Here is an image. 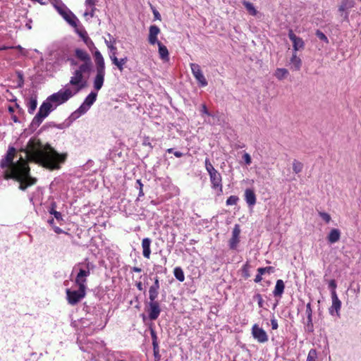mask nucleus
<instances>
[{
	"label": "nucleus",
	"instance_id": "ddd939ff",
	"mask_svg": "<svg viewBox=\"0 0 361 361\" xmlns=\"http://www.w3.org/2000/svg\"><path fill=\"white\" fill-rule=\"evenodd\" d=\"M212 188L218 190V195H221L223 192L222 178L220 173L216 171L209 174Z\"/></svg>",
	"mask_w": 361,
	"mask_h": 361
},
{
	"label": "nucleus",
	"instance_id": "4d7b16f0",
	"mask_svg": "<svg viewBox=\"0 0 361 361\" xmlns=\"http://www.w3.org/2000/svg\"><path fill=\"white\" fill-rule=\"evenodd\" d=\"M110 59L112 61V63L117 67L119 59L116 56V51H113L112 55L110 56Z\"/></svg>",
	"mask_w": 361,
	"mask_h": 361
},
{
	"label": "nucleus",
	"instance_id": "473e14b6",
	"mask_svg": "<svg viewBox=\"0 0 361 361\" xmlns=\"http://www.w3.org/2000/svg\"><path fill=\"white\" fill-rule=\"evenodd\" d=\"M303 164L296 159L293 162V170L295 173H299L302 171Z\"/></svg>",
	"mask_w": 361,
	"mask_h": 361
},
{
	"label": "nucleus",
	"instance_id": "a19ab883",
	"mask_svg": "<svg viewBox=\"0 0 361 361\" xmlns=\"http://www.w3.org/2000/svg\"><path fill=\"white\" fill-rule=\"evenodd\" d=\"M250 264H248V262H246L243 268H242V272H243V274L244 276V277L245 279H247L250 277V271H249V269H250Z\"/></svg>",
	"mask_w": 361,
	"mask_h": 361
},
{
	"label": "nucleus",
	"instance_id": "7c9ffc66",
	"mask_svg": "<svg viewBox=\"0 0 361 361\" xmlns=\"http://www.w3.org/2000/svg\"><path fill=\"white\" fill-rule=\"evenodd\" d=\"M109 41L105 39V43L107 46V47L113 52L116 51V47L114 46V44L116 43V39L110 35H108Z\"/></svg>",
	"mask_w": 361,
	"mask_h": 361
},
{
	"label": "nucleus",
	"instance_id": "20e7f679",
	"mask_svg": "<svg viewBox=\"0 0 361 361\" xmlns=\"http://www.w3.org/2000/svg\"><path fill=\"white\" fill-rule=\"evenodd\" d=\"M75 94V92L68 87V85H66L65 89H61L59 92L51 94L47 97V99L52 104L53 103L55 104L54 107L56 108L57 106L64 104Z\"/></svg>",
	"mask_w": 361,
	"mask_h": 361
},
{
	"label": "nucleus",
	"instance_id": "58836bf2",
	"mask_svg": "<svg viewBox=\"0 0 361 361\" xmlns=\"http://www.w3.org/2000/svg\"><path fill=\"white\" fill-rule=\"evenodd\" d=\"M315 35L320 40L324 42L326 44H329V39L321 30H317Z\"/></svg>",
	"mask_w": 361,
	"mask_h": 361
},
{
	"label": "nucleus",
	"instance_id": "a18cd8bd",
	"mask_svg": "<svg viewBox=\"0 0 361 361\" xmlns=\"http://www.w3.org/2000/svg\"><path fill=\"white\" fill-rule=\"evenodd\" d=\"M200 111L201 113V116H204V115H207L208 116H212L209 111H208L207 106L205 104H202L200 106Z\"/></svg>",
	"mask_w": 361,
	"mask_h": 361
},
{
	"label": "nucleus",
	"instance_id": "f3484780",
	"mask_svg": "<svg viewBox=\"0 0 361 361\" xmlns=\"http://www.w3.org/2000/svg\"><path fill=\"white\" fill-rule=\"evenodd\" d=\"M149 37L148 41L150 44H155L159 42L157 39V35L160 32V29L158 26L153 25L149 27Z\"/></svg>",
	"mask_w": 361,
	"mask_h": 361
},
{
	"label": "nucleus",
	"instance_id": "a878e982",
	"mask_svg": "<svg viewBox=\"0 0 361 361\" xmlns=\"http://www.w3.org/2000/svg\"><path fill=\"white\" fill-rule=\"evenodd\" d=\"M290 63L292 64V68H293L295 71H299L300 69L302 61L299 57L297 56L295 52L293 54L290 59Z\"/></svg>",
	"mask_w": 361,
	"mask_h": 361
},
{
	"label": "nucleus",
	"instance_id": "aec40b11",
	"mask_svg": "<svg viewBox=\"0 0 361 361\" xmlns=\"http://www.w3.org/2000/svg\"><path fill=\"white\" fill-rule=\"evenodd\" d=\"M152 240L149 238H145L142 241V254L143 256L149 259L151 254V250H150V245H151Z\"/></svg>",
	"mask_w": 361,
	"mask_h": 361
},
{
	"label": "nucleus",
	"instance_id": "a211bd4d",
	"mask_svg": "<svg viewBox=\"0 0 361 361\" xmlns=\"http://www.w3.org/2000/svg\"><path fill=\"white\" fill-rule=\"evenodd\" d=\"M245 200L249 207H253L256 204V195L252 189L245 190Z\"/></svg>",
	"mask_w": 361,
	"mask_h": 361
},
{
	"label": "nucleus",
	"instance_id": "09e8293b",
	"mask_svg": "<svg viewBox=\"0 0 361 361\" xmlns=\"http://www.w3.org/2000/svg\"><path fill=\"white\" fill-rule=\"evenodd\" d=\"M153 351L155 361H159L161 359V355L159 354V345H157L156 348L153 347Z\"/></svg>",
	"mask_w": 361,
	"mask_h": 361
},
{
	"label": "nucleus",
	"instance_id": "dca6fc26",
	"mask_svg": "<svg viewBox=\"0 0 361 361\" xmlns=\"http://www.w3.org/2000/svg\"><path fill=\"white\" fill-rule=\"evenodd\" d=\"M331 300H332V305L329 308V313L330 314L333 315L334 312L336 311V314L339 316V311L341 307V301L338 298V295L336 293H333L331 295Z\"/></svg>",
	"mask_w": 361,
	"mask_h": 361
},
{
	"label": "nucleus",
	"instance_id": "cd10ccee",
	"mask_svg": "<svg viewBox=\"0 0 361 361\" xmlns=\"http://www.w3.org/2000/svg\"><path fill=\"white\" fill-rule=\"evenodd\" d=\"M288 75V71L286 68H277L275 71L274 75L279 79V80H283V78H286Z\"/></svg>",
	"mask_w": 361,
	"mask_h": 361
},
{
	"label": "nucleus",
	"instance_id": "4468645a",
	"mask_svg": "<svg viewBox=\"0 0 361 361\" xmlns=\"http://www.w3.org/2000/svg\"><path fill=\"white\" fill-rule=\"evenodd\" d=\"M97 74L94 78V88L99 90L103 86L105 77V68H96Z\"/></svg>",
	"mask_w": 361,
	"mask_h": 361
},
{
	"label": "nucleus",
	"instance_id": "0e129e2a",
	"mask_svg": "<svg viewBox=\"0 0 361 361\" xmlns=\"http://www.w3.org/2000/svg\"><path fill=\"white\" fill-rule=\"evenodd\" d=\"M263 274H260L259 273H258L256 276H255V283H259L262 280V276Z\"/></svg>",
	"mask_w": 361,
	"mask_h": 361
},
{
	"label": "nucleus",
	"instance_id": "39448f33",
	"mask_svg": "<svg viewBox=\"0 0 361 361\" xmlns=\"http://www.w3.org/2000/svg\"><path fill=\"white\" fill-rule=\"evenodd\" d=\"M75 56L79 61L82 62L77 70L83 74H89L92 71L93 66L90 54L85 50L75 49Z\"/></svg>",
	"mask_w": 361,
	"mask_h": 361
},
{
	"label": "nucleus",
	"instance_id": "603ef678",
	"mask_svg": "<svg viewBox=\"0 0 361 361\" xmlns=\"http://www.w3.org/2000/svg\"><path fill=\"white\" fill-rule=\"evenodd\" d=\"M240 226H239V225L236 224V225H235V227L233 229L232 236H235V237H238L239 238L240 237Z\"/></svg>",
	"mask_w": 361,
	"mask_h": 361
},
{
	"label": "nucleus",
	"instance_id": "bb28decb",
	"mask_svg": "<svg viewBox=\"0 0 361 361\" xmlns=\"http://www.w3.org/2000/svg\"><path fill=\"white\" fill-rule=\"evenodd\" d=\"M97 93L94 92H91L85 99L84 102L86 105L91 107V106L94 103L97 99Z\"/></svg>",
	"mask_w": 361,
	"mask_h": 361
},
{
	"label": "nucleus",
	"instance_id": "c9c22d12",
	"mask_svg": "<svg viewBox=\"0 0 361 361\" xmlns=\"http://www.w3.org/2000/svg\"><path fill=\"white\" fill-rule=\"evenodd\" d=\"M159 290L149 288V302L157 301V299L158 298Z\"/></svg>",
	"mask_w": 361,
	"mask_h": 361
},
{
	"label": "nucleus",
	"instance_id": "37998d69",
	"mask_svg": "<svg viewBox=\"0 0 361 361\" xmlns=\"http://www.w3.org/2000/svg\"><path fill=\"white\" fill-rule=\"evenodd\" d=\"M17 75H18V87H22L24 85V77H23V74L22 72L20 71H18L17 72Z\"/></svg>",
	"mask_w": 361,
	"mask_h": 361
},
{
	"label": "nucleus",
	"instance_id": "f704fd0d",
	"mask_svg": "<svg viewBox=\"0 0 361 361\" xmlns=\"http://www.w3.org/2000/svg\"><path fill=\"white\" fill-rule=\"evenodd\" d=\"M204 164H205V169H206L207 171L208 172L209 175L211 173H213L217 171L214 169V167L213 166L212 164L210 162V161L208 158L205 159Z\"/></svg>",
	"mask_w": 361,
	"mask_h": 361
},
{
	"label": "nucleus",
	"instance_id": "49530a36",
	"mask_svg": "<svg viewBox=\"0 0 361 361\" xmlns=\"http://www.w3.org/2000/svg\"><path fill=\"white\" fill-rule=\"evenodd\" d=\"M90 106L86 105L85 103L83 102V103L78 109V111L81 114H85L90 109Z\"/></svg>",
	"mask_w": 361,
	"mask_h": 361
},
{
	"label": "nucleus",
	"instance_id": "c85d7f7f",
	"mask_svg": "<svg viewBox=\"0 0 361 361\" xmlns=\"http://www.w3.org/2000/svg\"><path fill=\"white\" fill-rule=\"evenodd\" d=\"M173 274L177 280H178L180 282L184 281L185 275H184L183 269L180 267H176L173 270Z\"/></svg>",
	"mask_w": 361,
	"mask_h": 361
},
{
	"label": "nucleus",
	"instance_id": "412c9836",
	"mask_svg": "<svg viewBox=\"0 0 361 361\" xmlns=\"http://www.w3.org/2000/svg\"><path fill=\"white\" fill-rule=\"evenodd\" d=\"M37 106V97L36 94H32L27 102V111L29 114H32L36 110Z\"/></svg>",
	"mask_w": 361,
	"mask_h": 361
},
{
	"label": "nucleus",
	"instance_id": "423d86ee",
	"mask_svg": "<svg viewBox=\"0 0 361 361\" xmlns=\"http://www.w3.org/2000/svg\"><path fill=\"white\" fill-rule=\"evenodd\" d=\"M77 285L78 286V290H71V289L67 288L66 290L68 302L71 305L78 304L83 298H85L86 294V285Z\"/></svg>",
	"mask_w": 361,
	"mask_h": 361
},
{
	"label": "nucleus",
	"instance_id": "4be33fe9",
	"mask_svg": "<svg viewBox=\"0 0 361 361\" xmlns=\"http://www.w3.org/2000/svg\"><path fill=\"white\" fill-rule=\"evenodd\" d=\"M341 231L338 228H333L327 236V240L330 243H335L340 240Z\"/></svg>",
	"mask_w": 361,
	"mask_h": 361
},
{
	"label": "nucleus",
	"instance_id": "f257e3e1",
	"mask_svg": "<svg viewBox=\"0 0 361 361\" xmlns=\"http://www.w3.org/2000/svg\"><path fill=\"white\" fill-rule=\"evenodd\" d=\"M16 152L13 147H9L5 157L0 161V167L5 169L3 172L4 179L18 181L20 183L18 188L25 191L28 187L36 184L37 180L30 176V169L22 156L16 162H13Z\"/></svg>",
	"mask_w": 361,
	"mask_h": 361
},
{
	"label": "nucleus",
	"instance_id": "774afa93",
	"mask_svg": "<svg viewBox=\"0 0 361 361\" xmlns=\"http://www.w3.org/2000/svg\"><path fill=\"white\" fill-rule=\"evenodd\" d=\"M136 286L137 288V289L139 290H143V287H142V283L141 281H138L136 283Z\"/></svg>",
	"mask_w": 361,
	"mask_h": 361
},
{
	"label": "nucleus",
	"instance_id": "e433bc0d",
	"mask_svg": "<svg viewBox=\"0 0 361 361\" xmlns=\"http://www.w3.org/2000/svg\"><path fill=\"white\" fill-rule=\"evenodd\" d=\"M240 242L238 237L232 236L229 240V247L231 250H235L237 248L238 244Z\"/></svg>",
	"mask_w": 361,
	"mask_h": 361
},
{
	"label": "nucleus",
	"instance_id": "9d476101",
	"mask_svg": "<svg viewBox=\"0 0 361 361\" xmlns=\"http://www.w3.org/2000/svg\"><path fill=\"white\" fill-rule=\"evenodd\" d=\"M145 305V310L148 313L149 319L156 320L161 311L159 302L158 301L146 302Z\"/></svg>",
	"mask_w": 361,
	"mask_h": 361
},
{
	"label": "nucleus",
	"instance_id": "8fccbe9b",
	"mask_svg": "<svg viewBox=\"0 0 361 361\" xmlns=\"http://www.w3.org/2000/svg\"><path fill=\"white\" fill-rule=\"evenodd\" d=\"M315 357H316V350H310L307 358V361H315Z\"/></svg>",
	"mask_w": 361,
	"mask_h": 361
},
{
	"label": "nucleus",
	"instance_id": "052dcab7",
	"mask_svg": "<svg viewBox=\"0 0 361 361\" xmlns=\"http://www.w3.org/2000/svg\"><path fill=\"white\" fill-rule=\"evenodd\" d=\"M306 315H312V310L311 307V303L309 302L306 305V311H305Z\"/></svg>",
	"mask_w": 361,
	"mask_h": 361
},
{
	"label": "nucleus",
	"instance_id": "4c0bfd02",
	"mask_svg": "<svg viewBox=\"0 0 361 361\" xmlns=\"http://www.w3.org/2000/svg\"><path fill=\"white\" fill-rule=\"evenodd\" d=\"M274 271V267H260L257 269V272L260 274H264L265 273L271 274Z\"/></svg>",
	"mask_w": 361,
	"mask_h": 361
},
{
	"label": "nucleus",
	"instance_id": "13d9d810",
	"mask_svg": "<svg viewBox=\"0 0 361 361\" xmlns=\"http://www.w3.org/2000/svg\"><path fill=\"white\" fill-rule=\"evenodd\" d=\"M110 59L112 61V63L117 67L119 59L116 56V51H113L112 55L110 56Z\"/></svg>",
	"mask_w": 361,
	"mask_h": 361
},
{
	"label": "nucleus",
	"instance_id": "e2e57ef3",
	"mask_svg": "<svg viewBox=\"0 0 361 361\" xmlns=\"http://www.w3.org/2000/svg\"><path fill=\"white\" fill-rule=\"evenodd\" d=\"M137 183L140 186V190H139V197H142L144 195V192H143V190H142V183H141V180H137Z\"/></svg>",
	"mask_w": 361,
	"mask_h": 361
},
{
	"label": "nucleus",
	"instance_id": "6ab92c4d",
	"mask_svg": "<svg viewBox=\"0 0 361 361\" xmlns=\"http://www.w3.org/2000/svg\"><path fill=\"white\" fill-rule=\"evenodd\" d=\"M284 289H285V285H284L283 280H281V279L277 280L274 290L273 291L274 296L276 298H281L283 293Z\"/></svg>",
	"mask_w": 361,
	"mask_h": 361
},
{
	"label": "nucleus",
	"instance_id": "680f3d73",
	"mask_svg": "<svg viewBox=\"0 0 361 361\" xmlns=\"http://www.w3.org/2000/svg\"><path fill=\"white\" fill-rule=\"evenodd\" d=\"M82 114L78 111V109L73 112L70 116L71 118L75 120L79 118Z\"/></svg>",
	"mask_w": 361,
	"mask_h": 361
},
{
	"label": "nucleus",
	"instance_id": "5fc2aeb1",
	"mask_svg": "<svg viewBox=\"0 0 361 361\" xmlns=\"http://www.w3.org/2000/svg\"><path fill=\"white\" fill-rule=\"evenodd\" d=\"M243 159L247 165H250L252 163L251 157L248 153H245L243 156Z\"/></svg>",
	"mask_w": 361,
	"mask_h": 361
},
{
	"label": "nucleus",
	"instance_id": "b1692460",
	"mask_svg": "<svg viewBox=\"0 0 361 361\" xmlns=\"http://www.w3.org/2000/svg\"><path fill=\"white\" fill-rule=\"evenodd\" d=\"M94 58L96 68H105L104 59L100 51L97 49L94 51Z\"/></svg>",
	"mask_w": 361,
	"mask_h": 361
},
{
	"label": "nucleus",
	"instance_id": "7ed1b4c3",
	"mask_svg": "<svg viewBox=\"0 0 361 361\" xmlns=\"http://www.w3.org/2000/svg\"><path fill=\"white\" fill-rule=\"evenodd\" d=\"M56 109L53 104L47 99L40 106L37 114L33 118L30 128L31 130H35L42 123L44 119Z\"/></svg>",
	"mask_w": 361,
	"mask_h": 361
},
{
	"label": "nucleus",
	"instance_id": "338daca9",
	"mask_svg": "<svg viewBox=\"0 0 361 361\" xmlns=\"http://www.w3.org/2000/svg\"><path fill=\"white\" fill-rule=\"evenodd\" d=\"M85 4L88 6H93L96 4V0H86Z\"/></svg>",
	"mask_w": 361,
	"mask_h": 361
},
{
	"label": "nucleus",
	"instance_id": "864d4df0",
	"mask_svg": "<svg viewBox=\"0 0 361 361\" xmlns=\"http://www.w3.org/2000/svg\"><path fill=\"white\" fill-rule=\"evenodd\" d=\"M50 214H53L54 216L55 219L58 221H63L62 214L59 212H57V211L50 212Z\"/></svg>",
	"mask_w": 361,
	"mask_h": 361
},
{
	"label": "nucleus",
	"instance_id": "f8f14e48",
	"mask_svg": "<svg viewBox=\"0 0 361 361\" xmlns=\"http://www.w3.org/2000/svg\"><path fill=\"white\" fill-rule=\"evenodd\" d=\"M190 68L195 78L200 85L201 87L207 86L208 82L201 71L200 66L197 63H190Z\"/></svg>",
	"mask_w": 361,
	"mask_h": 361
},
{
	"label": "nucleus",
	"instance_id": "6e6d98bb",
	"mask_svg": "<svg viewBox=\"0 0 361 361\" xmlns=\"http://www.w3.org/2000/svg\"><path fill=\"white\" fill-rule=\"evenodd\" d=\"M254 298L257 300L258 305L259 307H263L264 300L262 295L259 293L256 294Z\"/></svg>",
	"mask_w": 361,
	"mask_h": 361
},
{
	"label": "nucleus",
	"instance_id": "72a5a7b5",
	"mask_svg": "<svg viewBox=\"0 0 361 361\" xmlns=\"http://www.w3.org/2000/svg\"><path fill=\"white\" fill-rule=\"evenodd\" d=\"M243 5L245 7V8L247 9V11L252 16H255L256 13H257V11L255 8V6H253V4L249 1H243Z\"/></svg>",
	"mask_w": 361,
	"mask_h": 361
},
{
	"label": "nucleus",
	"instance_id": "2f4dec72",
	"mask_svg": "<svg viewBox=\"0 0 361 361\" xmlns=\"http://www.w3.org/2000/svg\"><path fill=\"white\" fill-rule=\"evenodd\" d=\"M149 331H150V334H151V337H152V345L153 347H157V345H159L158 344V341H157V334H156V331L153 327V324H150L149 326Z\"/></svg>",
	"mask_w": 361,
	"mask_h": 361
},
{
	"label": "nucleus",
	"instance_id": "ea45409f",
	"mask_svg": "<svg viewBox=\"0 0 361 361\" xmlns=\"http://www.w3.org/2000/svg\"><path fill=\"white\" fill-rule=\"evenodd\" d=\"M239 200L238 196L231 195L226 200V205H235Z\"/></svg>",
	"mask_w": 361,
	"mask_h": 361
},
{
	"label": "nucleus",
	"instance_id": "5701e85b",
	"mask_svg": "<svg viewBox=\"0 0 361 361\" xmlns=\"http://www.w3.org/2000/svg\"><path fill=\"white\" fill-rule=\"evenodd\" d=\"M77 32L78 33L79 36L82 39L83 42L87 46L88 48L92 49V47H94V49H96L94 42L88 37L87 33L85 30H78Z\"/></svg>",
	"mask_w": 361,
	"mask_h": 361
},
{
	"label": "nucleus",
	"instance_id": "1a4fd4ad",
	"mask_svg": "<svg viewBox=\"0 0 361 361\" xmlns=\"http://www.w3.org/2000/svg\"><path fill=\"white\" fill-rule=\"evenodd\" d=\"M90 263L87 262L85 264H79L78 266H85V267H80L79 271L76 276L75 283L76 284L86 285V278L90 274Z\"/></svg>",
	"mask_w": 361,
	"mask_h": 361
},
{
	"label": "nucleus",
	"instance_id": "6e6552de",
	"mask_svg": "<svg viewBox=\"0 0 361 361\" xmlns=\"http://www.w3.org/2000/svg\"><path fill=\"white\" fill-rule=\"evenodd\" d=\"M58 12L63 16V18L73 27L77 26V18L75 16L69 11L63 4L54 6Z\"/></svg>",
	"mask_w": 361,
	"mask_h": 361
},
{
	"label": "nucleus",
	"instance_id": "0eeeda50",
	"mask_svg": "<svg viewBox=\"0 0 361 361\" xmlns=\"http://www.w3.org/2000/svg\"><path fill=\"white\" fill-rule=\"evenodd\" d=\"M73 75L68 85V86H73V90L75 94H78L80 91L86 87L87 82V79L84 77V74L78 70H75Z\"/></svg>",
	"mask_w": 361,
	"mask_h": 361
},
{
	"label": "nucleus",
	"instance_id": "f03ea898",
	"mask_svg": "<svg viewBox=\"0 0 361 361\" xmlns=\"http://www.w3.org/2000/svg\"><path fill=\"white\" fill-rule=\"evenodd\" d=\"M28 160L35 162L49 170H56L61 168L64 163L67 154H59L50 145L43 146L39 140L31 138L27 144L25 149H21Z\"/></svg>",
	"mask_w": 361,
	"mask_h": 361
},
{
	"label": "nucleus",
	"instance_id": "bf43d9fd",
	"mask_svg": "<svg viewBox=\"0 0 361 361\" xmlns=\"http://www.w3.org/2000/svg\"><path fill=\"white\" fill-rule=\"evenodd\" d=\"M271 325L272 329L274 330L277 329L279 327L277 320L276 319L274 316H273L272 318L271 319Z\"/></svg>",
	"mask_w": 361,
	"mask_h": 361
},
{
	"label": "nucleus",
	"instance_id": "79ce46f5",
	"mask_svg": "<svg viewBox=\"0 0 361 361\" xmlns=\"http://www.w3.org/2000/svg\"><path fill=\"white\" fill-rule=\"evenodd\" d=\"M337 287L336 282L334 279L330 280L329 282V288L331 290V296L333 293H336V288Z\"/></svg>",
	"mask_w": 361,
	"mask_h": 361
},
{
	"label": "nucleus",
	"instance_id": "c756f323",
	"mask_svg": "<svg viewBox=\"0 0 361 361\" xmlns=\"http://www.w3.org/2000/svg\"><path fill=\"white\" fill-rule=\"evenodd\" d=\"M353 4L352 1H349L348 0H344L342 1L341 4L338 7V11L341 13H343L346 11L348 9L352 8Z\"/></svg>",
	"mask_w": 361,
	"mask_h": 361
},
{
	"label": "nucleus",
	"instance_id": "de8ad7c7",
	"mask_svg": "<svg viewBox=\"0 0 361 361\" xmlns=\"http://www.w3.org/2000/svg\"><path fill=\"white\" fill-rule=\"evenodd\" d=\"M319 215L326 223H329L331 219L330 215L326 212H319Z\"/></svg>",
	"mask_w": 361,
	"mask_h": 361
},
{
	"label": "nucleus",
	"instance_id": "393cba45",
	"mask_svg": "<svg viewBox=\"0 0 361 361\" xmlns=\"http://www.w3.org/2000/svg\"><path fill=\"white\" fill-rule=\"evenodd\" d=\"M159 54L162 60H169V51L161 42H158Z\"/></svg>",
	"mask_w": 361,
	"mask_h": 361
},
{
	"label": "nucleus",
	"instance_id": "69168bd1",
	"mask_svg": "<svg viewBox=\"0 0 361 361\" xmlns=\"http://www.w3.org/2000/svg\"><path fill=\"white\" fill-rule=\"evenodd\" d=\"M153 14H154V16L155 19L161 20V15H160V13L157 10H154L153 11Z\"/></svg>",
	"mask_w": 361,
	"mask_h": 361
},
{
	"label": "nucleus",
	"instance_id": "c03bdc74",
	"mask_svg": "<svg viewBox=\"0 0 361 361\" xmlns=\"http://www.w3.org/2000/svg\"><path fill=\"white\" fill-rule=\"evenodd\" d=\"M127 61H128L127 57H124V58L119 59V62H118L117 68H118V70L121 72H122L123 71L124 66L127 63Z\"/></svg>",
	"mask_w": 361,
	"mask_h": 361
},
{
	"label": "nucleus",
	"instance_id": "2eb2a0df",
	"mask_svg": "<svg viewBox=\"0 0 361 361\" xmlns=\"http://www.w3.org/2000/svg\"><path fill=\"white\" fill-rule=\"evenodd\" d=\"M288 37L293 42V47L295 52L296 51L303 49L305 46L304 41L302 38L298 37L295 35V34L293 32L292 30H290L288 31Z\"/></svg>",
	"mask_w": 361,
	"mask_h": 361
},
{
	"label": "nucleus",
	"instance_id": "3c124183",
	"mask_svg": "<svg viewBox=\"0 0 361 361\" xmlns=\"http://www.w3.org/2000/svg\"><path fill=\"white\" fill-rule=\"evenodd\" d=\"M149 288L159 290L160 288L159 280L157 276L154 278V283L149 287Z\"/></svg>",
	"mask_w": 361,
	"mask_h": 361
},
{
	"label": "nucleus",
	"instance_id": "9b49d317",
	"mask_svg": "<svg viewBox=\"0 0 361 361\" xmlns=\"http://www.w3.org/2000/svg\"><path fill=\"white\" fill-rule=\"evenodd\" d=\"M252 335L255 340L261 343L267 342L269 339L267 332L257 324L252 327Z\"/></svg>",
	"mask_w": 361,
	"mask_h": 361
}]
</instances>
